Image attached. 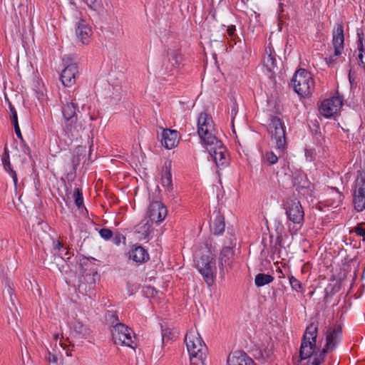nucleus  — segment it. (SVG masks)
<instances>
[{"mask_svg":"<svg viewBox=\"0 0 365 365\" xmlns=\"http://www.w3.org/2000/svg\"><path fill=\"white\" fill-rule=\"evenodd\" d=\"M191 365H205L207 348L196 330L189 331L185 338Z\"/></svg>","mask_w":365,"mask_h":365,"instance_id":"f257e3e1","label":"nucleus"},{"mask_svg":"<svg viewBox=\"0 0 365 365\" xmlns=\"http://www.w3.org/2000/svg\"><path fill=\"white\" fill-rule=\"evenodd\" d=\"M62 103L64 131L68 137H76L82 130V123L77 115L78 106L74 104L73 99Z\"/></svg>","mask_w":365,"mask_h":365,"instance_id":"f03ea898","label":"nucleus"},{"mask_svg":"<svg viewBox=\"0 0 365 365\" xmlns=\"http://www.w3.org/2000/svg\"><path fill=\"white\" fill-rule=\"evenodd\" d=\"M197 133L205 146L218 143L212 118L205 113H201L197 119Z\"/></svg>","mask_w":365,"mask_h":365,"instance_id":"7ed1b4c3","label":"nucleus"},{"mask_svg":"<svg viewBox=\"0 0 365 365\" xmlns=\"http://www.w3.org/2000/svg\"><path fill=\"white\" fill-rule=\"evenodd\" d=\"M295 92L300 96H309L314 91L315 83L312 74L305 69L297 70L292 80Z\"/></svg>","mask_w":365,"mask_h":365,"instance_id":"20e7f679","label":"nucleus"},{"mask_svg":"<svg viewBox=\"0 0 365 365\" xmlns=\"http://www.w3.org/2000/svg\"><path fill=\"white\" fill-rule=\"evenodd\" d=\"M341 334V328L339 325H334L328 329L326 333V344L319 353V358L315 361V365H320L324 361L327 353L334 349Z\"/></svg>","mask_w":365,"mask_h":365,"instance_id":"39448f33","label":"nucleus"},{"mask_svg":"<svg viewBox=\"0 0 365 365\" xmlns=\"http://www.w3.org/2000/svg\"><path fill=\"white\" fill-rule=\"evenodd\" d=\"M269 132L272 140L274 141L276 149L280 155L285 146V130L281 120L277 117L271 119L269 125Z\"/></svg>","mask_w":365,"mask_h":365,"instance_id":"423d86ee","label":"nucleus"},{"mask_svg":"<svg viewBox=\"0 0 365 365\" xmlns=\"http://www.w3.org/2000/svg\"><path fill=\"white\" fill-rule=\"evenodd\" d=\"M196 266L208 285L214 282L215 260L209 255H204L196 259Z\"/></svg>","mask_w":365,"mask_h":365,"instance_id":"0eeeda50","label":"nucleus"},{"mask_svg":"<svg viewBox=\"0 0 365 365\" xmlns=\"http://www.w3.org/2000/svg\"><path fill=\"white\" fill-rule=\"evenodd\" d=\"M332 46L334 50V54L326 59L329 66H331L342 54L344 49V27L341 24H336L333 29Z\"/></svg>","mask_w":365,"mask_h":365,"instance_id":"6e6552de","label":"nucleus"},{"mask_svg":"<svg viewBox=\"0 0 365 365\" xmlns=\"http://www.w3.org/2000/svg\"><path fill=\"white\" fill-rule=\"evenodd\" d=\"M342 105L343 98L341 96H333L322 102L319 112L326 118L335 117L339 114Z\"/></svg>","mask_w":365,"mask_h":365,"instance_id":"1a4fd4ad","label":"nucleus"},{"mask_svg":"<svg viewBox=\"0 0 365 365\" xmlns=\"http://www.w3.org/2000/svg\"><path fill=\"white\" fill-rule=\"evenodd\" d=\"M113 339L116 344L132 346L133 331L122 323H117L111 329Z\"/></svg>","mask_w":365,"mask_h":365,"instance_id":"9d476101","label":"nucleus"},{"mask_svg":"<svg viewBox=\"0 0 365 365\" xmlns=\"http://www.w3.org/2000/svg\"><path fill=\"white\" fill-rule=\"evenodd\" d=\"M168 210L166 207L159 201L152 202L148 210L147 217L148 218L146 225L151 227L153 224L156 226L162 222L167 216Z\"/></svg>","mask_w":365,"mask_h":365,"instance_id":"9b49d317","label":"nucleus"},{"mask_svg":"<svg viewBox=\"0 0 365 365\" xmlns=\"http://www.w3.org/2000/svg\"><path fill=\"white\" fill-rule=\"evenodd\" d=\"M206 148L218 168H224L228 165L230 162L229 155L221 141L218 140V143H213L212 146H206Z\"/></svg>","mask_w":365,"mask_h":365,"instance_id":"f8f14e48","label":"nucleus"},{"mask_svg":"<svg viewBox=\"0 0 365 365\" xmlns=\"http://www.w3.org/2000/svg\"><path fill=\"white\" fill-rule=\"evenodd\" d=\"M353 203L358 212L365 210V177L360 173L356 180Z\"/></svg>","mask_w":365,"mask_h":365,"instance_id":"ddd939ff","label":"nucleus"},{"mask_svg":"<svg viewBox=\"0 0 365 365\" xmlns=\"http://www.w3.org/2000/svg\"><path fill=\"white\" fill-rule=\"evenodd\" d=\"M286 213L292 222L299 224L303 219L304 212L296 198H289L286 203Z\"/></svg>","mask_w":365,"mask_h":365,"instance_id":"4468645a","label":"nucleus"},{"mask_svg":"<svg viewBox=\"0 0 365 365\" xmlns=\"http://www.w3.org/2000/svg\"><path fill=\"white\" fill-rule=\"evenodd\" d=\"M78 73L76 63L68 64L61 72V81L67 87L73 86L76 83V78Z\"/></svg>","mask_w":365,"mask_h":365,"instance_id":"2eb2a0df","label":"nucleus"},{"mask_svg":"<svg viewBox=\"0 0 365 365\" xmlns=\"http://www.w3.org/2000/svg\"><path fill=\"white\" fill-rule=\"evenodd\" d=\"M180 136L177 130L165 129L162 133L161 143L167 149L176 147L179 143Z\"/></svg>","mask_w":365,"mask_h":365,"instance_id":"dca6fc26","label":"nucleus"},{"mask_svg":"<svg viewBox=\"0 0 365 365\" xmlns=\"http://www.w3.org/2000/svg\"><path fill=\"white\" fill-rule=\"evenodd\" d=\"M234 250L232 247L227 246L222 248L219 257V267L223 272L225 268L232 267L234 262Z\"/></svg>","mask_w":365,"mask_h":365,"instance_id":"f3484780","label":"nucleus"},{"mask_svg":"<svg viewBox=\"0 0 365 365\" xmlns=\"http://www.w3.org/2000/svg\"><path fill=\"white\" fill-rule=\"evenodd\" d=\"M129 259L136 263H143L149 259V255L142 246L133 245L128 254Z\"/></svg>","mask_w":365,"mask_h":365,"instance_id":"a211bd4d","label":"nucleus"},{"mask_svg":"<svg viewBox=\"0 0 365 365\" xmlns=\"http://www.w3.org/2000/svg\"><path fill=\"white\" fill-rule=\"evenodd\" d=\"M76 33L78 38L85 44L88 43L92 35V30L85 21L81 20L77 23Z\"/></svg>","mask_w":365,"mask_h":365,"instance_id":"6ab92c4d","label":"nucleus"},{"mask_svg":"<svg viewBox=\"0 0 365 365\" xmlns=\"http://www.w3.org/2000/svg\"><path fill=\"white\" fill-rule=\"evenodd\" d=\"M263 65L267 68V71L272 72L276 67L275 53L270 43L265 48V53L262 58Z\"/></svg>","mask_w":365,"mask_h":365,"instance_id":"aec40b11","label":"nucleus"},{"mask_svg":"<svg viewBox=\"0 0 365 365\" xmlns=\"http://www.w3.org/2000/svg\"><path fill=\"white\" fill-rule=\"evenodd\" d=\"M227 365H255V363L245 354L235 353L228 356Z\"/></svg>","mask_w":365,"mask_h":365,"instance_id":"412c9836","label":"nucleus"},{"mask_svg":"<svg viewBox=\"0 0 365 365\" xmlns=\"http://www.w3.org/2000/svg\"><path fill=\"white\" fill-rule=\"evenodd\" d=\"M316 346V343L312 342H306L302 341V344L300 346L299 356L302 360L310 358L312 360L314 356H312V354L314 351V349Z\"/></svg>","mask_w":365,"mask_h":365,"instance_id":"4be33fe9","label":"nucleus"},{"mask_svg":"<svg viewBox=\"0 0 365 365\" xmlns=\"http://www.w3.org/2000/svg\"><path fill=\"white\" fill-rule=\"evenodd\" d=\"M359 39L357 41L358 55L357 59L359 65L365 68V43L364 42L363 34H357Z\"/></svg>","mask_w":365,"mask_h":365,"instance_id":"5701e85b","label":"nucleus"},{"mask_svg":"<svg viewBox=\"0 0 365 365\" xmlns=\"http://www.w3.org/2000/svg\"><path fill=\"white\" fill-rule=\"evenodd\" d=\"M2 163L4 165V169L9 173V174L12 178L14 186H15V187H16L17 182H18L17 175H16V171H14L11 168L10 160H9V155L6 150H5L4 157L2 158Z\"/></svg>","mask_w":365,"mask_h":365,"instance_id":"b1692460","label":"nucleus"},{"mask_svg":"<svg viewBox=\"0 0 365 365\" xmlns=\"http://www.w3.org/2000/svg\"><path fill=\"white\" fill-rule=\"evenodd\" d=\"M317 336V327L314 324H310L306 329L302 341L316 343Z\"/></svg>","mask_w":365,"mask_h":365,"instance_id":"393cba45","label":"nucleus"},{"mask_svg":"<svg viewBox=\"0 0 365 365\" xmlns=\"http://www.w3.org/2000/svg\"><path fill=\"white\" fill-rule=\"evenodd\" d=\"M342 200V194L337 190L332 188L330 193V197L328 200V205L337 207L341 204Z\"/></svg>","mask_w":365,"mask_h":365,"instance_id":"a878e982","label":"nucleus"},{"mask_svg":"<svg viewBox=\"0 0 365 365\" xmlns=\"http://www.w3.org/2000/svg\"><path fill=\"white\" fill-rule=\"evenodd\" d=\"M168 61L173 68H178L182 62V56L178 50L168 52Z\"/></svg>","mask_w":365,"mask_h":365,"instance_id":"bb28decb","label":"nucleus"},{"mask_svg":"<svg viewBox=\"0 0 365 365\" xmlns=\"http://www.w3.org/2000/svg\"><path fill=\"white\" fill-rule=\"evenodd\" d=\"M274 277L270 274L259 273L255 276V284L257 287H262L271 283Z\"/></svg>","mask_w":365,"mask_h":365,"instance_id":"cd10ccee","label":"nucleus"},{"mask_svg":"<svg viewBox=\"0 0 365 365\" xmlns=\"http://www.w3.org/2000/svg\"><path fill=\"white\" fill-rule=\"evenodd\" d=\"M73 328L77 334L84 337H86L90 334L89 329L80 321H75L73 324Z\"/></svg>","mask_w":365,"mask_h":365,"instance_id":"c85d7f7f","label":"nucleus"},{"mask_svg":"<svg viewBox=\"0 0 365 365\" xmlns=\"http://www.w3.org/2000/svg\"><path fill=\"white\" fill-rule=\"evenodd\" d=\"M161 184L168 192L173 190L172 175L170 171H165L162 174Z\"/></svg>","mask_w":365,"mask_h":365,"instance_id":"c756f323","label":"nucleus"},{"mask_svg":"<svg viewBox=\"0 0 365 365\" xmlns=\"http://www.w3.org/2000/svg\"><path fill=\"white\" fill-rule=\"evenodd\" d=\"M277 153H278L277 151ZM282 152L280 153V155H279L278 153L275 154L274 152L272 151H268V152H266L265 154L264 155V160H265L268 164L269 165H274V164H276L278 161V158L279 157L281 156Z\"/></svg>","mask_w":365,"mask_h":365,"instance_id":"7c9ffc66","label":"nucleus"},{"mask_svg":"<svg viewBox=\"0 0 365 365\" xmlns=\"http://www.w3.org/2000/svg\"><path fill=\"white\" fill-rule=\"evenodd\" d=\"M73 197L74 198L75 204L80 208L83 204V197L82 192L79 188L76 187L74 189Z\"/></svg>","mask_w":365,"mask_h":365,"instance_id":"2f4dec72","label":"nucleus"},{"mask_svg":"<svg viewBox=\"0 0 365 365\" xmlns=\"http://www.w3.org/2000/svg\"><path fill=\"white\" fill-rule=\"evenodd\" d=\"M289 283L294 290L299 292H302L303 291L302 283L294 277L292 276L289 277Z\"/></svg>","mask_w":365,"mask_h":365,"instance_id":"473e14b6","label":"nucleus"},{"mask_svg":"<svg viewBox=\"0 0 365 365\" xmlns=\"http://www.w3.org/2000/svg\"><path fill=\"white\" fill-rule=\"evenodd\" d=\"M9 109H10V113H11L10 119H11L12 125L19 123L17 112H16V109L11 104L9 105Z\"/></svg>","mask_w":365,"mask_h":365,"instance_id":"72a5a7b5","label":"nucleus"},{"mask_svg":"<svg viewBox=\"0 0 365 365\" xmlns=\"http://www.w3.org/2000/svg\"><path fill=\"white\" fill-rule=\"evenodd\" d=\"M215 228H224L225 227V222L224 218L220 215H217L215 217Z\"/></svg>","mask_w":365,"mask_h":365,"instance_id":"f704fd0d","label":"nucleus"},{"mask_svg":"<svg viewBox=\"0 0 365 365\" xmlns=\"http://www.w3.org/2000/svg\"><path fill=\"white\" fill-rule=\"evenodd\" d=\"M99 234L105 240H109L113 235L111 230H99Z\"/></svg>","mask_w":365,"mask_h":365,"instance_id":"c9c22d12","label":"nucleus"},{"mask_svg":"<svg viewBox=\"0 0 365 365\" xmlns=\"http://www.w3.org/2000/svg\"><path fill=\"white\" fill-rule=\"evenodd\" d=\"M235 31H236L235 26L231 25V26H229L227 27V33L228 36L231 39H235V38L236 36H235Z\"/></svg>","mask_w":365,"mask_h":365,"instance_id":"e433bc0d","label":"nucleus"},{"mask_svg":"<svg viewBox=\"0 0 365 365\" xmlns=\"http://www.w3.org/2000/svg\"><path fill=\"white\" fill-rule=\"evenodd\" d=\"M58 255L63 259H69L71 257V254L66 247L59 251Z\"/></svg>","mask_w":365,"mask_h":365,"instance_id":"4c0bfd02","label":"nucleus"},{"mask_svg":"<svg viewBox=\"0 0 365 365\" xmlns=\"http://www.w3.org/2000/svg\"><path fill=\"white\" fill-rule=\"evenodd\" d=\"M53 249L55 250H58V252L65 248L63 247L62 242L59 240H58L57 241H53Z\"/></svg>","mask_w":365,"mask_h":365,"instance_id":"58836bf2","label":"nucleus"},{"mask_svg":"<svg viewBox=\"0 0 365 365\" xmlns=\"http://www.w3.org/2000/svg\"><path fill=\"white\" fill-rule=\"evenodd\" d=\"M46 359L49 363L56 364L58 361V357L48 352V356H46Z\"/></svg>","mask_w":365,"mask_h":365,"instance_id":"ea45409f","label":"nucleus"},{"mask_svg":"<svg viewBox=\"0 0 365 365\" xmlns=\"http://www.w3.org/2000/svg\"><path fill=\"white\" fill-rule=\"evenodd\" d=\"M355 232L356 235L361 236L363 237V241L365 242V230H351L350 232Z\"/></svg>","mask_w":365,"mask_h":365,"instance_id":"a19ab883","label":"nucleus"},{"mask_svg":"<svg viewBox=\"0 0 365 365\" xmlns=\"http://www.w3.org/2000/svg\"><path fill=\"white\" fill-rule=\"evenodd\" d=\"M113 240H114V243L115 245H119L120 243L121 240L125 242V237L124 236H123V235H117L114 237Z\"/></svg>","mask_w":365,"mask_h":365,"instance_id":"79ce46f5","label":"nucleus"},{"mask_svg":"<svg viewBox=\"0 0 365 365\" xmlns=\"http://www.w3.org/2000/svg\"><path fill=\"white\" fill-rule=\"evenodd\" d=\"M13 125L14 127V130H15V133H16V135L19 138H22V135H21V130H20V128H19V123L13 124Z\"/></svg>","mask_w":365,"mask_h":365,"instance_id":"37998d69","label":"nucleus"},{"mask_svg":"<svg viewBox=\"0 0 365 365\" xmlns=\"http://www.w3.org/2000/svg\"><path fill=\"white\" fill-rule=\"evenodd\" d=\"M86 4L93 9L96 8V0H86Z\"/></svg>","mask_w":365,"mask_h":365,"instance_id":"c03bdc74","label":"nucleus"},{"mask_svg":"<svg viewBox=\"0 0 365 365\" xmlns=\"http://www.w3.org/2000/svg\"><path fill=\"white\" fill-rule=\"evenodd\" d=\"M21 5V0H13V6H20Z\"/></svg>","mask_w":365,"mask_h":365,"instance_id":"a18cd8bd","label":"nucleus"},{"mask_svg":"<svg viewBox=\"0 0 365 365\" xmlns=\"http://www.w3.org/2000/svg\"><path fill=\"white\" fill-rule=\"evenodd\" d=\"M60 336H61V335H60L59 334H54V338H55L56 339H57L60 338Z\"/></svg>","mask_w":365,"mask_h":365,"instance_id":"49530a36","label":"nucleus"},{"mask_svg":"<svg viewBox=\"0 0 365 365\" xmlns=\"http://www.w3.org/2000/svg\"><path fill=\"white\" fill-rule=\"evenodd\" d=\"M224 230H219V232L217 233H215L216 235H222Z\"/></svg>","mask_w":365,"mask_h":365,"instance_id":"de8ad7c7","label":"nucleus"},{"mask_svg":"<svg viewBox=\"0 0 365 365\" xmlns=\"http://www.w3.org/2000/svg\"><path fill=\"white\" fill-rule=\"evenodd\" d=\"M354 228L357 229V228H360V227H359V225H356V226H355Z\"/></svg>","mask_w":365,"mask_h":365,"instance_id":"09e8293b","label":"nucleus"},{"mask_svg":"<svg viewBox=\"0 0 365 365\" xmlns=\"http://www.w3.org/2000/svg\"><path fill=\"white\" fill-rule=\"evenodd\" d=\"M145 232L146 235H148V230H145Z\"/></svg>","mask_w":365,"mask_h":365,"instance_id":"8fccbe9b","label":"nucleus"},{"mask_svg":"<svg viewBox=\"0 0 365 365\" xmlns=\"http://www.w3.org/2000/svg\"><path fill=\"white\" fill-rule=\"evenodd\" d=\"M148 290H150L152 292H153V289H150V288H148Z\"/></svg>","mask_w":365,"mask_h":365,"instance_id":"3c124183","label":"nucleus"}]
</instances>
